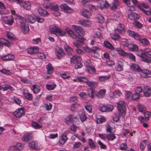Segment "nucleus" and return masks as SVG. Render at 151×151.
I'll list each match as a JSON object with an SVG mask.
<instances>
[{"mask_svg": "<svg viewBox=\"0 0 151 151\" xmlns=\"http://www.w3.org/2000/svg\"><path fill=\"white\" fill-rule=\"evenodd\" d=\"M64 48L69 55H71L73 52V49L67 44L64 45Z\"/></svg>", "mask_w": 151, "mask_h": 151, "instance_id": "nucleus-35", "label": "nucleus"}, {"mask_svg": "<svg viewBox=\"0 0 151 151\" xmlns=\"http://www.w3.org/2000/svg\"><path fill=\"white\" fill-rule=\"evenodd\" d=\"M106 91L105 89H101L96 93V96L98 98H102L105 96Z\"/></svg>", "mask_w": 151, "mask_h": 151, "instance_id": "nucleus-30", "label": "nucleus"}, {"mask_svg": "<svg viewBox=\"0 0 151 151\" xmlns=\"http://www.w3.org/2000/svg\"><path fill=\"white\" fill-rule=\"evenodd\" d=\"M21 5L23 7L27 10H29L31 8V4L30 2L26 1H22L20 2Z\"/></svg>", "mask_w": 151, "mask_h": 151, "instance_id": "nucleus-22", "label": "nucleus"}, {"mask_svg": "<svg viewBox=\"0 0 151 151\" xmlns=\"http://www.w3.org/2000/svg\"><path fill=\"white\" fill-rule=\"evenodd\" d=\"M86 68L87 71L90 73H92L95 72V69L94 67L91 65H87Z\"/></svg>", "mask_w": 151, "mask_h": 151, "instance_id": "nucleus-40", "label": "nucleus"}, {"mask_svg": "<svg viewBox=\"0 0 151 151\" xmlns=\"http://www.w3.org/2000/svg\"><path fill=\"white\" fill-rule=\"evenodd\" d=\"M23 95L25 98L28 100H31L32 99V95L29 92L26 93L25 92H23Z\"/></svg>", "mask_w": 151, "mask_h": 151, "instance_id": "nucleus-43", "label": "nucleus"}, {"mask_svg": "<svg viewBox=\"0 0 151 151\" xmlns=\"http://www.w3.org/2000/svg\"><path fill=\"white\" fill-rule=\"evenodd\" d=\"M16 149L17 150H22L24 147V145H22L20 143L18 142L17 143L15 146Z\"/></svg>", "mask_w": 151, "mask_h": 151, "instance_id": "nucleus-49", "label": "nucleus"}, {"mask_svg": "<svg viewBox=\"0 0 151 151\" xmlns=\"http://www.w3.org/2000/svg\"><path fill=\"white\" fill-rule=\"evenodd\" d=\"M56 85L55 84H46V88L48 90H53L56 87Z\"/></svg>", "mask_w": 151, "mask_h": 151, "instance_id": "nucleus-53", "label": "nucleus"}, {"mask_svg": "<svg viewBox=\"0 0 151 151\" xmlns=\"http://www.w3.org/2000/svg\"><path fill=\"white\" fill-rule=\"evenodd\" d=\"M37 11L41 16L47 17L49 15V14L47 11L41 8H38Z\"/></svg>", "mask_w": 151, "mask_h": 151, "instance_id": "nucleus-27", "label": "nucleus"}, {"mask_svg": "<svg viewBox=\"0 0 151 151\" xmlns=\"http://www.w3.org/2000/svg\"><path fill=\"white\" fill-rule=\"evenodd\" d=\"M110 78L109 76H101L99 77V80L102 83H103Z\"/></svg>", "mask_w": 151, "mask_h": 151, "instance_id": "nucleus-45", "label": "nucleus"}, {"mask_svg": "<svg viewBox=\"0 0 151 151\" xmlns=\"http://www.w3.org/2000/svg\"><path fill=\"white\" fill-rule=\"evenodd\" d=\"M143 7L145 9H148L150 7V6L147 3H139L138 5V8H139L141 11H142L144 13H145L147 11L145 10L143 8Z\"/></svg>", "mask_w": 151, "mask_h": 151, "instance_id": "nucleus-18", "label": "nucleus"}, {"mask_svg": "<svg viewBox=\"0 0 151 151\" xmlns=\"http://www.w3.org/2000/svg\"><path fill=\"white\" fill-rule=\"evenodd\" d=\"M68 138L67 136L63 133L60 137V139L58 141V144L60 146H63L68 140Z\"/></svg>", "mask_w": 151, "mask_h": 151, "instance_id": "nucleus-13", "label": "nucleus"}, {"mask_svg": "<svg viewBox=\"0 0 151 151\" xmlns=\"http://www.w3.org/2000/svg\"><path fill=\"white\" fill-rule=\"evenodd\" d=\"M147 143V141L146 140L143 141L140 144V149L142 150H143L145 149Z\"/></svg>", "mask_w": 151, "mask_h": 151, "instance_id": "nucleus-57", "label": "nucleus"}, {"mask_svg": "<svg viewBox=\"0 0 151 151\" xmlns=\"http://www.w3.org/2000/svg\"><path fill=\"white\" fill-rule=\"evenodd\" d=\"M76 79L80 82H86L87 81V78L84 77H78L76 78Z\"/></svg>", "mask_w": 151, "mask_h": 151, "instance_id": "nucleus-62", "label": "nucleus"}, {"mask_svg": "<svg viewBox=\"0 0 151 151\" xmlns=\"http://www.w3.org/2000/svg\"><path fill=\"white\" fill-rule=\"evenodd\" d=\"M106 105H101L99 106V111L103 112L106 111Z\"/></svg>", "mask_w": 151, "mask_h": 151, "instance_id": "nucleus-59", "label": "nucleus"}, {"mask_svg": "<svg viewBox=\"0 0 151 151\" xmlns=\"http://www.w3.org/2000/svg\"><path fill=\"white\" fill-rule=\"evenodd\" d=\"M39 48L37 46L31 47L27 50L28 53L30 54H35L38 53L39 52Z\"/></svg>", "mask_w": 151, "mask_h": 151, "instance_id": "nucleus-20", "label": "nucleus"}, {"mask_svg": "<svg viewBox=\"0 0 151 151\" xmlns=\"http://www.w3.org/2000/svg\"><path fill=\"white\" fill-rule=\"evenodd\" d=\"M32 90L34 93H38L40 91V88L36 84H34L32 86Z\"/></svg>", "mask_w": 151, "mask_h": 151, "instance_id": "nucleus-41", "label": "nucleus"}, {"mask_svg": "<svg viewBox=\"0 0 151 151\" xmlns=\"http://www.w3.org/2000/svg\"><path fill=\"white\" fill-rule=\"evenodd\" d=\"M111 37L113 39L115 40H119V41L121 38L119 35L116 33L111 34Z\"/></svg>", "mask_w": 151, "mask_h": 151, "instance_id": "nucleus-47", "label": "nucleus"}, {"mask_svg": "<svg viewBox=\"0 0 151 151\" xmlns=\"http://www.w3.org/2000/svg\"><path fill=\"white\" fill-rule=\"evenodd\" d=\"M100 6L99 8L101 9H102L105 8H107L109 6V4L106 0H101L99 3Z\"/></svg>", "mask_w": 151, "mask_h": 151, "instance_id": "nucleus-23", "label": "nucleus"}, {"mask_svg": "<svg viewBox=\"0 0 151 151\" xmlns=\"http://www.w3.org/2000/svg\"><path fill=\"white\" fill-rule=\"evenodd\" d=\"M139 75L141 77L143 78H147L150 77L151 75V71L147 69H141L140 71L139 72Z\"/></svg>", "mask_w": 151, "mask_h": 151, "instance_id": "nucleus-11", "label": "nucleus"}, {"mask_svg": "<svg viewBox=\"0 0 151 151\" xmlns=\"http://www.w3.org/2000/svg\"><path fill=\"white\" fill-rule=\"evenodd\" d=\"M72 28L79 35V36L76 35L70 28L68 27H66L65 28V30L73 39H75L80 43H84L86 40V39L80 35H81L83 36L85 35V32L83 28L80 26L75 25H72Z\"/></svg>", "mask_w": 151, "mask_h": 151, "instance_id": "nucleus-1", "label": "nucleus"}, {"mask_svg": "<svg viewBox=\"0 0 151 151\" xmlns=\"http://www.w3.org/2000/svg\"><path fill=\"white\" fill-rule=\"evenodd\" d=\"M78 116L82 122L85 121L86 119V117L83 112L80 111L78 113Z\"/></svg>", "mask_w": 151, "mask_h": 151, "instance_id": "nucleus-38", "label": "nucleus"}, {"mask_svg": "<svg viewBox=\"0 0 151 151\" xmlns=\"http://www.w3.org/2000/svg\"><path fill=\"white\" fill-rule=\"evenodd\" d=\"M86 83L88 86L91 87H93L96 84L95 82L88 81L87 79V81H86Z\"/></svg>", "mask_w": 151, "mask_h": 151, "instance_id": "nucleus-64", "label": "nucleus"}, {"mask_svg": "<svg viewBox=\"0 0 151 151\" xmlns=\"http://www.w3.org/2000/svg\"><path fill=\"white\" fill-rule=\"evenodd\" d=\"M106 119L104 116H101L96 118V122L97 124L102 123L106 121Z\"/></svg>", "mask_w": 151, "mask_h": 151, "instance_id": "nucleus-39", "label": "nucleus"}, {"mask_svg": "<svg viewBox=\"0 0 151 151\" xmlns=\"http://www.w3.org/2000/svg\"><path fill=\"white\" fill-rule=\"evenodd\" d=\"M123 63L122 61H119L117 63V65L116 68V69L118 71L122 70L123 69Z\"/></svg>", "mask_w": 151, "mask_h": 151, "instance_id": "nucleus-31", "label": "nucleus"}, {"mask_svg": "<svg viewBox=\"0 0 151 151\" xmlns=\"http://www.w3.org/2000/svg\"><path fill=\"white\" fill-rule=\"evenodd\" d=\"M117 107L119 111L122 114L123 116H125L126 113V108L124 102L120 101L117 104Z\"/></svg>", "mask_w": 151, "mask_h": 151, "instance_id": "nucleus-7", "label": "nucleus"}, {"mask_svg": "<svg viewBox=\"0 0 151 151\" xmlns=\"http://www.w3.org/2000/svg\"><path fill=\"white\" fill-rule=\"evenodd\" d=\"M115 51L117 52L118 54L121 56L124 57H127V52H126L121 48H116Z\"/></svg>", "mask_w": 151, "mask_h": 151, "instance_id": "nucleus-24", "label": "nucleus"}, {"mask_svg": "<svg viewBox=\"0 0 151 151\" xmlns=\"http://www.w3.org/2000/svg\"><path fill=\"white\" fill-rule=\"evenodd\" d=\"M78 24L83 27H88L91 24V22L88 20H81L78 22Z\"/></svg>", "mask_w": 151, "mask_h": 151, "instance_id": "nucleus-19", "label": "nucleus"}, {"mask_svg": "<svg viewBox=\"0 0 151 151\" xmlns=\"http://www.w3.org/2000/svg\"><path fill=\"white\" fill-rule=\"evenodd\" d=\"M129 129L128 127L124 125L122 132L124 136H126L128 133H129Z\"/></svg>", "mask_w": 151, "mask_h": 151, "instance_id": "nucleus-52", "label": "nucleus"}, {"mask_svg": "<svg viewBox=\"0 0 151 151\" xmlns=\"http://www.w3.org/2000/svg\"><path fill=\"white\" fill-rule=\"evenodd\" d=\"M119 4V3L118 0H114L111 4V9L113 10L117 9Z\"/></svg>", "mask_w": 151, "mask_h": 151, "instance_id": "nucleus-36", "label": "nucleus"}, {"mask_svg": "<svg viewBox=\"0 0 151 151\" xmlns=\"http://www.w3.org/2000/svg\"><path fill=\"white\" fill-rule=\"evenodd\" d=\"M143 92L144 96L149 97L151 95V88L149 86H145L144 87Z\"/></svg>", "mask_w": 151, "mask_h": 151, "instance_id": "nucleus-17", "label": "nucleus"}, {"mask_svg": "<svg viewBox=\"0 0 151 151\" xmlns=\"http://www.w3.org/2000/svg\"><path fill=\"white\" fill-rule=\"evenodd\" d=\"M11 11L12 14L14 15L15 19L16 20L20 21V27L23 33L24 34L27 33L29 31V26L26 25L25 22V19L19 15L15 14L14 10H11Z\"/></svg>", "mask_w": 151, "mask_h": 151, "instance_id": "nucleus-2", "label": "nucleus"}, {"mask_svg": "<svg viewBox=\"0 0 151 151\" xmlns=\"http://www.w3.org/2000/svg\"><path fill=\"white\" fill-rule=\"evenodd\" d=\"M81 60V58L80 56L76 55L73 56L70 59L71 63L75 64V67L76 69L80 68L82 67Z\"/></svg>", "mask_w": 151, "mask_h": 151, "instance_id": "nucleus-6", "label": "nucleus"}, {"mask_svg": "<svg viewBox=\"0 0 151 151\" xmlns=\"http://www.w3.org/2000/svg\"><path fill=\"white\" fill-rule=\"evenodd\" d=\"M137 107L139 111L141 112H144L146 110L145 107L140 104H139L137 105Z\"/></svg>", "mask_w": 151, "mask_h": 151, "instance_id": "nucleus-46", "label": "nucleus"}, {"mask_svg": "<svg viewBox=\"0 0 151 151\" xmlns=\"http://www.w3.org/2000/svg\"><path fill=\"white\" fill-rule=\"evenodd\" d=\"M128 35L129 36L134 38L135 39L138 40L139 42L145 45H149L150 42L146 39L141 38V36L137 32H135L134 31L131 30H128L127 31Z\"/></svg>", "mask_w": 151, "mask_h": 151, "instance_id": "nucleus-4", "label": "nucleus"}, {"mask_svg": "<svg viewBox=\"0 0 151 151\" xmlns=\"http://www.w3.org/2000/svg\"><path fill=\"white\" fill-rule=\"evenodd\" d=\"M115 30L119 32H124V26L123 24L122 23H119L118 24L117 30Z\"/></svg>", "mask_w": 151, "mask_h": 151, "instance_id": "nucleus-44", "label": "nucleus"}, {"mask_svg": "<svg viewBox=\"0 0 151 151\" xmlns=\"http://www.w3.org/2000/svg\"><path fill=\"white\" fill-rule=\"evenodd\" d=\"M128 48L131 51L133 52H137L138 50V46L134 44H130Z\"/></svg>", "mask_w": 151, "mask_h": 151, "instance_id": "nucleus-34", "label": "nucleus"}, {"mask_svg": "<svg viewBox=\"0 0 151 151\" xmlns=\"http://www.w3.org/2000/svg\"><path fill=\"white\" fill-rule=\"evenodd\" d=\"M104 45L105 47L110 50H112L114 49V47L112 44L108 41H104Z\"/></svg>", "mask_w": 151, "mask_h": 151, "instance_id": "nucleus-37", "label": "nucleus"}, {"mask_svg": "<svg viewBox=\"0 0 151 151\" xmlns=\"http://www.w3.org/2000/svg\"><path fill=\"white\" fill-rule=\"evenodd\" d=\"M137 55L140 57L141 60L147 63H151V58L148 56H151V49L147 48L144 50H140L138 51Z\"/></svg>", "mask_w": 151, "mask_h": 151, "instance_id": "nucleus-3", "label": "nucleus"}, {"mask_svg": "<svg viewBox=\"0 0 151 151\" xmlns=\"http://www.w3.org/2000/svg\"><path fill=\"white\" fill-rule=\"evenodd\" d=\"M101 50V48L97 46L93 47L91 48V53L95 54L96 53L97 51Z\"/></svg>", "mask_w": 151, "mask_h": 151, "instance_id": "nucleus-54", "label": "nucleus"}, {"mask_svg": "<svg viewBox=\"0 0 151 151\" xmlns=\"http://www.w3.org/2000/svg\"><path fill=\"white\" fill-rule=\"evenodd\" d=\"M81 13L83 16L86 18H89L91 16V12L87 10H83L81 12Z\"/></svg>", "mask_w": 151, "mask_h": 151, "instance_id": "nucleus-28", "label": "nucleus"}, {"mask_svg": "<svg viewBox=\"0 0 151 151\" xmlns=\"http://www.w3.org/2000/svg\"><path fill=\"white\" fill-rule=\"evenodd\" d=\"M25 111L23 107L19 108L17 109L13 113V115L16 118H21L24 115Z\"/></svg>", "mask_w": 151, "mask_h": 151, "instance_id": "nucleus-9", "label": "nucleus"}, {"mask_svg": "<svg viewBox=\"0 0 151 151\" xmlns=\"http://www.w3.org/2000/svg\"><path fill=\"white\" fill-rule=\"evenodd\" d=\"M46 68L47 74H51L53 71V69L51 64H48L46 65Z\"/></svg>", "mask_w": 151, "mask_h": 151, "instance_id": "nucleus-33", "label": "nucleus"}, {"mask_svg": "<svg viewBox=\"0 0 151 151\" xmlns=\"http://www.w3.org/2000/svg\"><path fill=\"white\" fill-rule=\"evenodd\" d=\"M130 67L132 70L137 72H139L141 69L138 64L135 63H131L130 65Z\"/></svg>", "mask_w": 151, "mask_h": 151, "instance_id": "nucleus-16", "label": "nucleus"}, {"mask_svg": "<svg viewBox=\"0 0 151 151\" xmlns=\"http://www.w3.org/2000/svg\"><path fill=\"white\" fill-rule=\"evenodd\" d=\"M43 6L46 8H49L54 11H58L59 7L58 5L55 3H50L46 4L44 3L43 4Z\"/></svg>", "mask_w": 151, "mask_h": 151, "instance_id": "nucleus-12", "label": "nucleus"}, {"mask_svg": "<svg viewBox=\"0 0 151 151\" xmlns=\"http://www.w3.org/2000/svg\"><path fill=\"white\" fill-rule=\"evenodd\" d=\"M3 45H6L8 47L11 46L13 45V43L11 42L4 38L0 39V48L1 49L3 47Z\"/></svg>", "mask_w": 151, "mask_h": 151, "instance_id": "nucleus-14", "label": "nucleus"}, {"mask_svg": "<svg viewBox=\"0 0 151 151\" xmlns=\"http://www.w3.org/2000/svg\"><path fill=\"white\" fill-rule=\"evenodd\" d=\"M134 24L135 27L138 28H140L142 27V24L137 21L134 22Z\"/></svg>", "mask_w": 151, "mask_h": 151, "instance_id": "nucleus-63", "label": "nucleus"}, {"mask_svg": "<svg viewBox=\"0 0 151 151\" xmlns=\"http://www.w3.org/2000/svg\"><path fill=\"white\" fill-rule=\"evenodd\" d=\"M55 52L58 58L64 56L65 55L63 49L59 47H57L56 48Z\"/></svg>", "mask_w": 151, "mask_h": 151, "instance_id": "nucleus-15", "label": "nucleus"}, {"mask_svg": "<svg viewBox=\"0 0 151 151\" xmlns=\"http://www.w3.org/2000/svg\"><path fill=\"white\" fill-rule=\"evenodd\" d=\"M49 30L50 33L54 34L58 37L63 36L65 34V32L64 31L61 29L57 26L54 24L49 26Z\"/></svg>", "mask_w": 151, "mask_h": 151, "instance_id": "nucleus-5", "label": "nucleus"}, {"mask_svg": "<svg viewBox=\"0 0 151 151\" xmlns=\"http://www.w3.org/2000/svg\"><path fill=\"white\" fill-rule=\"evenodd\" d=\"M106 131L109 133L114 132L116 130L115 128H113L109 125L107 124L106 125Z\"/></svg>", "mask_w": 151, "mask_h": 151, "instance_id": "nucleus-48", "label": "nucleus"}, {"mask_svg": "<svg viewBox=\"0 0 151 151\" xmlns=\"http://www.w3.org/2000/svg\"><path fill=\"white\" fill-rule=\"evenodd\" d=\"M25 18L26 19V20L30 23H33L35 22V19L32 16L28 14H26L25 16Z\"/></svg>", "mask_w": 151, "mask_h": 151, "instance_id": "nucleus-29", "label": "nucleus"}, {"mask_svg": "<svg viewBox=\"0 0 151 151\" xmlns=\"http://www.w3.org/2000/svg\"><path fill=\"white\" fill-rule=\"evenodd\" d=\"M32 127L36 129H40L42 128V126L35 122H33L32 123Z\"/></svg>", "mask_w": 151, "mask_h": 151, "instance_id": "nucleus-51", "label": "nucleus"}, {"mask_svg": "<svg viewBox=\"0 0 151 151\" xmlns=\"http://www.w3.org/2000/svg\"><path fill=\"white\" fill-rule=\"evenodd\" d=\"M122 95L121 92L119 90H116L114 91L112 94H110V97L112 99L114 98H118Z\"/></svg>", "mask_w": 151, "mask_h": 151, "instance_id": "nucleus-21", "label": "nucleus"}, {"mask_svg": "<svg viewBox=\"0 0 151 151\" xmlns=\"http://www.w3.org/2000/svg\"><path fill=\"white\" fill-rule=\"evenodd\" d=\"M82 144L79 142H76L75 143L73 146V148L74 150L79 149L81 147Z\"/></svg>", "mask_w": 151, "mask_h": 151, "instance_id": "nucleus-55", "label": "nucleus"}, {"mask_svg": "<svg viewBox=\"0 0 151 151\" xmlns=\"http://www.w3.org/2000/svg\"><path fill=\"white\" fill-rule=\"evenodd\" d=\"M88 144L90 148L92 149H94L95 147V145L94 142L91 139H88Z\"/></svg>", "mask_w": 151, "mask_h": 151, "instance_id": "nucleus-61", "label": "nucleus"}, {"mask_svg": "<svg viewBox=\"0 0 151 151\" xmlns=\"http://www.w3.org/2000/svg\"><path fill=\"white\" fill-rule=\"evenodd\" d=\"M28 146L30 148L35 150H40L42 148L40 144L34 141L29 142Z\"/></svg>", "mask_w": 151, "mask_h": 151, "instance_id": "nucleus-8", "label": "nucleus"}, {"mask_svg": "<svg viewBox=\"0 0 151 151\" xmlns=\"http://www.w3.org/2000/svg\"><path fill=\"white\" fill-rule=\"evenodd\" d=\"M129 18L132 20L138 19L139 18V16L134 12H132L128 15Z\"/></svg>", "mask_w": 151, "mask_h": 151, "instance_id": "nucleus-32", "label": "nucleus"}, {"mask_svg": "<svg viewBox=\"0 0 151 151\" xmlns=\"http://www.w3.org/2000/svg\"><path fill=\"white\" fill-rule=\"evenodd\" d=\"M72 119L73 118L71 116H68L65 118L64 122L67 124H68L72 122Z\"/></svg>", "mask_w": 151, "mask_h": 151, "instance_id": "nucleus-50", "label": "nucleus"}, {"mask_svg": "<svg viewBox=\"0 0 151 151\" xmlns=\"http://www.w3.org/2000/svg\"><path fill=\"white\" fill-rule=\"evenodd\" d=\"M106 64L109 66H111L115 65V63L114 61L110 58L106 60Z\"/></svg>", "mask_w": 151, "mask_h": 151, "instance_id": "nucleus-56", "label": "nucleus"}, {"mask_svg": "<svg viewBox=\"0 0 151 151\" xmlns=\"http://www.w3.org/2000/svg\"><path fill=\"white\" fill-rule=\"evenodd\" d=\"M79 96L84 100L86 99L88 97V95L84 92H81L79 94Z\"/></svg>", "mask_w": 151, "mask_h": 151, "instance_id": "nucleus-58", "label": "nucleus"}, {"mask_svg": "<svg viewBox=\"0 0 151 151\" xmlns=\"http://www.w3.org/2000/svg\"><path fill=\"white\" fill-rule=\"evenodd\" d=\"M2 90H3V91H5L7 90L13 91V88L12 86L8 85H6L4 86H2Z\"/></svg>", "mask_w": 151, "mask_h": 151, "instance_id": "nucleus-60", "label": "nucleus"}, {"mask_svg": "<svg viewBox=\"0 0 151 151\" xmlns=\"http://www.w3.org/2000/svg\"><path fill=\"white\" fill-rule=\"evenodd\" d=\"M1 58L4 60H10L14 58V56L12 54H8L1 56Z\"/></svg>", "mask_w": 151, "mask_h": 151, "instance_id": "nucleus-25", "label": "nucleus"}, {"mask_svg": "<svg viewBox=\"0 0 151 151\" xmlns=\"http://www.w3.org/2000/svg\"><path fill=\"white\" fill-rule=\"evenodd\" d=\"M33 136L31 134H26L24 135L22 137V140L24 142H27L29 140L32 139Z\"/></svg>", "mask_w": 151, "mask_h": 151, "instance_id": "nucleus-26", "label": "nucleus"}, {"mask_svg": "<svg viewBox=\"0 0 151 151\" xmlns=\"http://www.w3.org/2000/svg\"><path fill=\"white\" fill-rule=\"evenodd\" d=\"M1 19L5 23L9 25H12L14 22L13 18L11 16H2Z\"/></svg>", "mask_w": 151, "mask_h": 151, "instance_id": "nucleus-10", "label": "nucleus"}, {"mask_svg": "<svg viewBox=\"0 0 151 151\" xmlns=\"http://www.w3.org/2000/svg\"><path fill=\"white\" fill-rule=\"evenodd\" d=\"M119 41L124 47H128L130 45L129 44L128 40L127 39L121 38Z\"/></svg>", "mask_w": 151, "mask_h": 151, "instance_id": "nucleus-42", "label": "nucleus"}]
</instances>
